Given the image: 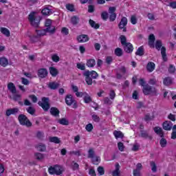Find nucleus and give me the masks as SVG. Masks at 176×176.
Returning <instances> with one entry per match:
<instances>
[{
  "instance_id": "f257e3e1",
  "label": "nucleus",
  "mask_w": 176,
  "mask_h": 176,
  "mask_svg": "<svg viewBox=\"0 0 176 176\" xmlns=\"http://www.w3.org/2000/svg\"><path fill=\"white\" fill-rule=\"evenodd\" d=\"M82 75L85 77V82L89 86L93 85V79L98 78V74L96 71L87 70L83 72Z\"/></svg>"
},
{
  "instance_id": "f03ea898",
  "label": "nucleus",
  "mask_w": 176,
  "mask_h": 176,
  "mask_svg": "<svg viewBox=\"0 0 176 176\" xmlns=\"http://www.w3.org/2000/svg\"><path fill=\"white\" fill-rule=\"evenodd\" d=\"M142 91L144 96H157V89L154 87L149 85L148 84H146L145 86L142 88Z\"/></svg>"
},
{
  "instance_id": "7ed1b4c3",
  "label": "nucleus",
  "mask_w": 176,
  "mask_h": 176,
  "mask_svg": "<svg viewBox=\"0 0 176 176\" xmlns=\"http://www.w3.org/2000/svg\"><path fill=\"white\" fill-rule=\"evenodd\" d=\"M48 171L51 175H61L64 172V168L60 165H55L54 166H50L48 168Z\"/></svg>"
},
{
  "instance_id": "20e7f679",
  "label": "nucleus",
  "mask_w": 176,
  "mask_h": 176,
  "mask_svg": "<svg viewBox=\"0 0 176 176\" xmlns=\"http://www.w3.org/2000/svg\"><path fill=\"white\" fill-rule=\"evenodd\" d=\"M38 105L43 108V111L47 112L50 109V100L49 98L43 97L41 101H38Z\"/></svg>"
},
{
  "instance_id": "39448f33",
  "label": "nucleus",
  "mask_w": 176,
  "mask_h": 176,
  "mask_svg": "<svg viewBox=\"0 0 176 176\" xmlns=\"http://www.w3.org/2000/svg\"><path fill=\"white\" fill-rule=\"evenodd\" d=\"M18 120L21 126H26V127H31V126H32L31 121H30L27 116L24 114H20L18 117Z\"/></svg>"
},
{
  "instance_id": "423d86ee",
  "label": "nucleus",
  "mask_w": 176,
  "mask_h": 176,
  "mask_svg": "<svg viewBox=\"0 0 176 176\" xmlns=\"http://www.w3.org/2000/svg\"><path fill=\"white\" fill-rule=\"evenodd\" d=\"M65 102L69 107H71V105L73 104L72 108H74V109H76V108H78V103H76V100H75L74 96H72V95L71 94L66 96Z\"/></svg>"
},
{
  "instance_id": "0eeeda50",
  "label": "nucleus",
  "mask_w": 176,
  "mask_h": 176,
  "mask_svg": "<svg viewBox=\"0 0 176 176\" xmlns=\"http://www.w3.org/2000/svg\"><path fill=\"white\" fill-rule=\"evenodd\" d=\"M28 19L33 27H38V25H39V21H41V19L38 16H35L34 13L30 14Z\"/></svg>"
},
{
  "instance_id": "6e6552de",
  "label": "nucleus",
  "mask_w": 176,
  "mask_h": 176,
  "mask_svg": "<svg viewBox=\"0 0 176 176\" xmlns=\"http://www.w3.org/2000/svg\"><path fill=\"white\" fill-rule=\"evenodd\" d=\"M126 25H127V18L126 16H123L118 24V28H120V30H122L123 32H126L127 31Z\"/></svg>"
},
{
  "instance_id": "1a4fd4ad",
  "label": "nucleus",
  "mask_w": 176,
  "mask_h": 176,
  "mask_svg": "<svg viewBox=\"0 0 176 176\" xmlns=\"http://www.w3.org/2000/svg\"><path fill=\"white\" fill-rule=\"evenodd\" d=\"M20 113V109L19 107H14L12 109H8L6 111V116H10V115H17Z\"/></svg>"
},
{
  "instance_id": "9d476101",
  "label": "nucleus",
  "mask_w": 176,
  "mask_h": 176,
  "mask_svg": "<svg viewBox=\"0 0 176 176\" xmlns=\"http://www.w3.org/2000/svg\"><path fill=\"white\" fill-rule=\"evenodd\" d=\"M47 69L45 68L39 69L37 72V75L41 79H44V78H46L47 76Z\"/></svg>"
},
{
  "instance_id": "9b49d317",
  "label": "nucleus",
  "mask_w": 176,
  "mask_h": 176,
  "mask_svg": "<svg viewBox=\"0 0 176 176\" xmlns=\"http://www.w3.org/2000/svg\"><path fill=\"white\" fill-rule=\"evenodd\" d=\"M122 47L124 49V52H125V53H133V50H134V47L133 46V44H131V43H128L122 45Z\"/></svg>"
},
{
  "instance_id": "f8f14e48",
  "label": "nucleus",
  "mask_w": 176,
  "mask_h": 176,
  "mask_svg": "<svg viewBox=\"0 0 176 176\" xmlns=\"http://www.w3.org/2000/svg\"><path fill=\"white\" fill-rule=\"evenodd\" d=\"M89 38L87 34H80L77 36V41L79 43H85V42H88Z\"/></svg>"
},
{
  "instance_id": "ddd939ff",
  "label": "nucleus",
  "mask_w": 176,
  "mask_h": 176,
  "mask_svg": "<svg viewBox=\"0 0 176 176\" xmlns=\"http://www.w3.org/2000/svg\"><path fill=\"white\" fill-rule=\"evenodd\" d=\"M60 87V83L53 81L48 83V88L51 90H57Z\"/></svg>"
},
{
  "instance_id": "4468645a",
  "label": "nucleus",
  "mask_w": 176,
  "mask_h": 176,
  "mask_svg": "<svg viewBox=\"0 0 176 176\" xmlns=\"http://www.w3.org/2000/svg\"><path fill=\"white\" fill-rule=\"evenodd\" d=\"M163 129L164 130H166V131H169L170 130H171V129H173V122H171L170 121H165L163 123Z\"/></svg>"
},
{
  "instance_id": "2eb2a0df",
  "label": "nucleus",
  "mask_w": 176,
  "mask_h": 176,
  "mask_svg": "<svg viewBox=\"0 0 176 176\" xmlns=\"http://www.w3.org/2000/svg\"><path fill=\"white\" fill-rule=\"evenodd\" d=\"M155 41H156V38L153 34H150L148 37V45L150 47H155Z\"/></svg>"
},
{
  "instance_id": "dca6fc26",
  "label": "nucleus",
  "mask_w": 176,
  "mask_h": 176,
  "mask_svg": "<svg viewBox=\"0 0 176 176\" xmlns=\"http://www.w3.org/2000/svg\"><path fill=\"white\" fill-rule=\"evenodd\" d=\"M155 67L156 65H155V63L148 62L146 65V70L148 71V72H153V71H155Z\"/></svg>"
},
{
  "instance_id": "f3484780",
  "label": "nucleus",
  "mask_w": 176,
  "mask_h": 176,
  "mask_svg": "<svg viewBox=\"0 0 176 176\" xmlns=\"http://www.w3.org/2000/svg\"><path fill=\"white\" fill-rule=\"evenodd\" d=\"M50 112L52 116H55L56 118H57V116H60V110L56 107H51Z\"/></svg>"
},
{
  "instance_id": "a211bd4d",
  "label": "nucleus",
  "mask_w": 176,
  "mask_h": 176,
  "mask_svg": "<svg viewBox=\"0 0 176 176\" xmlns=\"http://www.w3.org/2000/svg\"><path fill=\"white\" fill-rule=\"evenodd\" d=\"M154 131L161 138H164V132H163V129L159 126H156L154 128Z\"/></svg>"
},
{
  "instance_id": "6ab92c4d",
  "label": "nucleus",
  "mask_w": 176,
  "mask_h": 176,
  "mask_svg": "<svg viewBox=\"0 0 176 176\" xmlns=\"http://www.w3.org/2000/svg\"><path fill=\"white\" fill-rule=\"evenodd\" d=\"M120 175V165L119 163L116 164V169L112 172V176H119Z\"/></svg>"
},
{
  "instance_id": "aec40b11",
  "label": "nucleus",
  "mask_w": 176,
  "mask_h": 176,
  "mask_svg": "<svg viewBox=\"0 0 176 176\" xmlns=\"http://www.w3.org/2000/svg\"><path fill=\"white\" fill-rule=\"evenodd\" d=\"M41 13L43 16H50V14H53V11L50 8L45 7L42 10Z\"/></svg>"
},
{
  "instance_id": "412c9836",
  "label": "nucleus",
  "mask_w": 176,
  "mask_h": 176,
  "mask_svg": "<svg viewBox=\"0 0 176 176\" xmlns=\"http://www.w3.org/2000/svg\"><path fill=\"white\" fill-rule=\"evenodd\" d=\"M140 136L142 138H145L146 140L148 138V140H152V136L149 135V133H148V131L141 130L140 131Z\"/></svg>"
},
{
  "instance_id": "4be33fe9",
  "label": "nucleus",
  "mask_w": 176,
  "mask_h": 176,
  "mask_svg": "<svg viewBox=\"0 0 176 176\" xmlns=\"http://www.w3.org/2000/svg\"><path fill=\"white\" fill-rule=\"evenodd\" d=\"M0 65H1V67H8V65H9V60H8V58H5V57H1L0 58Z\"/></svg>"
},
{
  "instance_id": "5701e85b",
  "label": "nucleus",
  "mask_w": 176,
  "mask_h": 176,
  "mask_svg": "<svg viewBox=\"0 0 176 176\" xmlns=\"http://www.w3.org/2000/svg\"><path fill=\"white\" fill-rule=\"evenodd\" d=\"M50 73L54 78H56L58 75V70L54 67H50Z\"/></svg>"
},
{
  "instance_id": "b1692460",
  "label": "nucleus",
  "mask_w": 176,
  "mask_h": 176,
  "mask_svg": "<svg viewBox=\"0 0 176 176\" xmlns=\"http://www.w3.org/2000/svg\"><path fill=\"white\" fill-rule=\"evenodd\" d=\"M8 89L12 93V94H16V86H14V84L13 82H10L8 85Z\"/></svg>"
},
{
  "instance_id": "393cba45",
  "label": "nucleus",
  "mask_w": 176,
  "mask_h": 176,
  "mask_svg": "<svg viewBox=\"0 0 176 176\" xmlns=\"http://www.w3.org/2000/svg\"><path fill=\"white\" fill-rule=\"evenodd\" d=\"M144 54H145V50H144V46H141L137 50L135 55L141 57L144 56Z\"/></svg>"
},
{
  "instance_id": "a878e982",
  "label": "nucleus",
  "mask_w": 176,
  "mask_h": 176,
  "mask_svg": "<svg viewBox=\"0 0 176 176\" xmlns=\"http://www.w3.org/2000/svg\"><path fill=\"white\" fill-rule=\"evenodd\" d=\"M36 148L39 152H45L46 151V145L43 143H39L37 145Z\"/></svg>"
},
{
  "instance_id": "bb28decb",
  "label": "nucleus",
  "mask_w": 176,
  "mask_h": 176,
  "mask_svg": "<svg viewBox=\"0 0 176 176\" xmlns=\"http://www.w3.org/2000/svg\"><path fill=\"white\" fill-rule=\"evenodd\" d=\"M89 23L92 28H94L95 30H98V28H100V25L96 23L94 20L89 19Z\"/></svg>"
},
{
  "instance_id": "cd10ccee",
  "label": "nucleus",
  "mask_w": 176,
  "mask_h": 176,
  "mask_svg": "<svg viewBox=\"0 0 176 176\" xmlns=\"http://www.w3.org/2000/svg\"><path fill=\"white\" fill-rule=\"evenodd\" d=\"M0 31L1 34L5 35L6 36H10V32L9 31V30H8V28H1Z\"/></svg>"
},
{
  "instance_id": "c85d7f7f",
  "label": "nucleus",
  "mask_w": 176,
  "mask_h": 176,
  "mask_svg": "<svg viewBox=\"0 0 176 176\" xmlns=\"http://www.w3.org/2000/svg\"><path fill=\"white\" fill-rule=\"evenodd\" d=\"M114 53L118 57H122V56H123V50L120 47H117L115 50Z\"/></svg>"
},
{
  "instance_id": "c756f323",
  "label": "nucleus",
  "mask_w": 176,
  "mask_h": 176,
  "mask_svg": "<svg viewBox=\"0 0 176 176\" xmlns=\"http://www.w3.org/2000/svg\"><path fill=\"white\" fill-rule=\"evenodd\" d=\"M161 54L162 56V59L164 61H167V54L166 53V48L162 47L161 48Z\"/></svg>"
},
{
  "instance_id": "7c9ffc66",
  "label": "nucleus",
  "mask_w": 176,
  "mask_h": 176,
  "mask_svg": "<svg viewBox=\"0 0 176 176\" xmlns=\"http://www.w3.org/2000/svg\"><path fill=\"white\" fill-rule=\"evenodd\" d=\"M83 97H84V102H85V104H89L91 102V101H93V100L91 99V97H90V96H89V94H87V93H85Z\"/></svg>"
},
{
  "instance_id": "2f4dec72",
  "label": "nucleus",
  "mask_w": 176,
  "mask_h": 176,
  "mask_svg": "<svg viewBox=\"0 0 176 176\" xmlns=\"http://www.w3.org/2000/svg\"><path fill=\"white\" fill-rule=\"evenodd\" d=\"M79 16H74L71 19V23L73 25H76L79 23Z\"/></svg>"
},
{
  "instance_id": "473e14b6",
  "label": "nucleus",
  "mask_w": 176,
  "mask_h": 176,
  "mask_svg": "<svg viewBox=\"0 0 176 176\" xmlns=\"http://www.w3.org/2000/svg\"><path fill=\"white\" fill-rule=\"evenodd\" d=\"M87 65L89 68H93L94 65H96V60L94 59H89L87 61Z\"/></svg>"
},
{
  "instance_id": "72a5a7b5",
  "label": "nucleus",
  "mask_w": 176,
  "mask_h": 176,
  "mask_svg": "<svg viewBox=\"0 0 176 176\" xmlns=\"http://www.w3.org/2000/svg\"><path fill=\"white\" fill-rule=\"evenodd\" d=\"M163 83L165 86H170L173 83V80L170 77L164 79Z\"/></svg>"
},
{
  "instance_id": "f704fd0d",
  "label": "nucleus",
  "mask_w": 176,
  "mask_h": 176,
  "mask_svg": "<svg viewBox=\"0 0 176 176\" xmlns=\"http://www.w3.org/2000/svg\"><path fill=\"white\" fill-rule=\"evenodd\" d=\"M113 135L116 137V140H118V138H122L124 137L123 133L119 131H114Z\"/></svg>"
},
{
  "instance_id": "c9c22d12",
  "label": "nucleus",
  "mask_w": 176,
  "mask_h": 176,
  "mask_svg": "<svg viewBox=\"0 0 176 176\" xmlns=\"http://www.w3.org/2000/svg\"><path fill=\"white\" fill-rule=\"evenodd\" d=\"M160 145L161 146V148H166L167 146V140L164 138H162L160 140Z\"/></svg>"
},
{
  "instance_id": "e433bc0d",
  "label": "nucleus",
  "mask_w": 176,
  "mask_h": 176,
  "mask_svg": "<svg viewBox=\"0 0 176 176\" xmlns=\"http://www.w3.org/2000/svg\"><path fill=\"white\" fill-rule=\"evenodd\" d=\"M120 39L122 46H124V45H126L127 43H127V38H126V36L124 35H121L120 36Z\"/></svg>"
},
{
  "instance_id": "4c0bfd02",
  "label": "nucleus",
  "mask_w": 176,
  "mask_h": 176,
  "mask_svg": "<svg viewBox=\"0 0 176 176\" xmlns=\"http://www.w3.org/2000/svg\"><path fill=\"white\" fill-rule=\"evenodd\" d=\"M26 111L28 113H30V115H35V108H34L32 106H30L26 109Z\"/></svg>"
},
{
  "instance_id": "58836bf2",
  "label": "nucleus",
  "mask_w": 176,
  "mask_h": 176,
  "mask_svg": "<svg viewBox=\"0 0 176 176\" xmlns=\"http://www.w3.org/2000/svg\"><path fill=\"white\" fill-rule=\"evenodd\" d=\"M150 166L151 167V171H153V173H156V171H157V166H156V164L155 163V162H150Z\"/></svg>"
},
{
  "instance_id": "ea45409f",
  "label": "nucleus",
  "mask_w": 176,
  "mask_h": 176,
  "mask_svg": "<svg viewBox=\"0 0 176 176\" xmlns=\"http://www.w3.org/2000/svg\"><path fill=\"white\" fill-rule=\"evenodd\" d=\"M50 142H54V144H60L61 142V140H60V138L58 137H52L50 138Z\"/></svg>"
},
{
  "instance_id": "a19ab883",
  "label": "nucleus",
  "mask_w": 176,
  "mask_h": 176,
  "mask_svg": "<svg viewBox=\"0 0 176 176\" xmlns=\"http://www.w3.org/2000/svg\"><path fill=\"white\" fill-rule=\"evenodd\" d=\"M58 123H60V124H63V126H68V124H69V121L63 118L58 120Z\"/></svg>"
},
{
  "instance_id": "79ce46f5",
  "label": "nucleus",
  "mask_w": 176,
  "mask_h": 176,
  "mask_svg": "<svg viewBox=\"0 0 176 176\" xmlns=\"http://www.w3.org/2000/svg\"><path fill=\"white\" fill-rule=\"evenodd\" d=\"M96 155V153L94 152V149L90 148L88 151V157L89 159H93L94 157V155Z\"/></svg>"
},
{
  "instance_id": "37998d69",
  "label": "nucleus",
  "mask_w": 176,
  "mask_h": 176,
  "mask_svg": "<svg viewBox=\"0 0 176 176\" xmlns=\"http://www.w3.org/2000/svg\"><path fill=\"white\" fill-rule=\"evenodd\" d=\"M36 32L38 38L39 36H43L44 35H46V30H36Z\"/></svg>"
},
{
  "instance_id": "c03bdc74",
  "label": "nucleus",
  "mask_w": 176,
  "mask_h": 176,
  "mask_svg": "<svg viewBox=\"0 0 176 176\" xmlns=\"http://www.w3.org/2000/svg\"><path fill=\"white\" fill-rule=\"evenodd\" d=\"M45 31L47 32H50V34H54L55 31H56V28H54V26H50L48 28H46Z\"/></svg>"
},
{
  "instance_id": "a18cd8bd",
  "label": "nucleus",
  "mask_w": 176,
  "mask_h": 176,
  "mask_svg": "<svg viewBox=\"0 0 176 176\" xmlns=\"http://www.w3.org/2000/svg\"><path fill=\"white\" fill-rule=\"evenodd\" d=\"M162 41L157 40L155 43V48L157 49V50H160L162 49Z\"/></svg>"
},
{
  "instance_id": "49530a36",
  "label": "nucleus",
  "mask_w": 176,
  "mask_h": 176,
  "mask_svg": "<svg viewBox=\"0 0 176 176\" xmlns=\"http://www.w3.org/2000/svg\"><path fill=\"white\" fill-rule=\"evenodd\" d=\"M168 71L169 74H175V67L174 65H170Z\"/></svg>"
},
{
  "instance_id": "de8ad7c7",
  "label": "nucleus",
  "mask_w": 176,
  "mask_h": 176,
  "mask_svg": "<svg viewBox=\"0 0 176 176\" xmlns=\"http://www.w3.org/2000/svg\"><path fill=\"white\" fill-rule=\"evenodd\" d=\"M34 156L37 160H42V159H43V157H45V156H43V154H42L41 153H36L34 154Z\"/></svg>"
},
{
  "instance_id": "09e8293b",
  "label": "nucleus",
  "mask_w": 176,
  "mask_h": 176,
  "mask_svg": "<svg viewBox=\"0 0 176 176\" xmlns=\"http://www.w3.org/2000/svg\"><path fill=\"white\" fill-rule=\"evenodd\" d=\"M98 173L100 175H104V174H105V170L104 169V167H98Z\"/></svg>"
},
{
  "instance_id": "8fccbe9b",
  "label": "nucleus",
  "mask_w": 176,
  "mask_h": 176,
  "mask_svg": "<svg viewBox=\"0 0 176 176\" xmlns=\"http://www.w3.org/2000/svg\"><path fill=\"white\" fill-rule=\"evenodd\" d=\"M101 18L102 20H104V21H107V20H108V12H107V11L102 12Z\"/></svg>"
},
{
  "instance_id": "3c124183",
  "label": "nucleus",
  "mask_w": 176,
  "mask_h": 176,
  "mask_svg": "<svg viewBox=\"0 0 176 176\" xmlns=\"http://www.w3.org/2000/svg\"><path fill=\"white\" fill-rule=\"evenodd\" d=\"M77 68L81 71H85V69H86V66H85V64L78 63H77Z\"/></svg>"
},
{
  "instance_id": "603ef678",
  "label": "nucleus",
  "mask_w": 176,
  "mask_h": 176,
  "mask_svg": "<svg viewBox=\"0 0 176 176\" xmlns=\"http://www.w3.org/2000/svg\"><path fill=\"white\" fill-rule=\"evenodd\" d=\"M29 98H30L34 103L38 102V98L35 95H29Z\"/></svg>"
},
{
  "instance_id": "864d4df0",
  "label": "nucleus",
  "mask_w": 176,
  "mask_h": 176,
  "mask_svg": "<svg viewBox=\"0 0 176 176\" xmlns=\"http://www.w3.org/2000/svg\"><path fill=\"white\" fill-rule=\"evenodd\" d=\"M153 120V117L151 116L149 113H147L144 116L145 122H150V120Z\"/></svg>"
},
{
  "instance_id": "5fc2aeb1",
  "label": "nucleus",
  "mask_w": 176,
  "mask_h": 176,
  "mask_svg": "<svg viewBox=\"0 0 176 176\" xmlns=\"http://www.w3.org/2000/svg\"><path fill=\"white\" fill-rule=\"evenodd\" d=\"M118 146L119 151H120L121 152H123L124 151V145L123 144V143H122V142L118 143Z\"/></svg>"
},
{
  "instance_id": "6e6d98bb",
  "label": "nucleus",
  "mask_w": 176,
  "mask_h": 176,
  "mask_svg": "<svg viewBox=\"0 0 176 176\" xmlns=\"http://www.w3.org/2000/svg\"><path fill=\"white\" fill-rule=\"evenodd\" d=\"M36 137L38 138V140H43L45 135L43 133L38 131L37 132Z\"/></svg>"
},
{
  "instance_id": "4d7b16f0",
  "label": "nucleus",
  "mask_w": 176,
  "mask_h": 176,
  "mask_svg": "<svg viewBox=\"0 0 176 176\" xmlns=\"http://www.w3.org/2000/svg\"><path fill=\"white\" fill-rule=\"evenodd\" d=\"M92 120L94 122H96L97 123H98V122H100V117H98V116H97L96 114H93Z\"/></svg>"
},
{
  "instance_id": "13d9d810",
  "label": "nucleus",
  "mask_w": 176,
  "mask_h": 176,
  "mask_svg": "<svg viewBox=\"0 0 176 176\" xmlns=\"http://www.w3.org/2000/svg\"><path fill=\"white\" fill-rule=\"evenodd\" d=\"M104 104H107V105H111V104H112V101L108 97H105L104 98Z\"/></svg>"
},
{
  "instance_id": "bf43d9fd",
  "label": "nucleus",
  "mask_w": 176,
  "mask_h": 176,
  "mask_svg": "<svg viewBox=\"0 0 176 176\" xmlns=\"http://www.w3.org/2000/svg\"><path fill=\"white\" fill-rule=\"evenodd\" d=\"M109 97L111 100H114L115 97H116V94L115 93V91L111 90L109 94Z\"/></svg>"
},
{
  "instance_id": "052dcab7",
  "label": "nucleus",
  "mask_w": 176,
  "mask_h": 176,
  "mask_svg": "<svg viewBox=\"0 0 176 176\" xmlns=\"http://www.w3.org/2000/svg\"><path fill=\"white\" fill-rule=\"evenodd\" d=\"M116 20V14H110L109 15V21H115Z\"/></svg>"
},
{
  "instance_id": "680f3d73",
  "label": "nucleus",
  "mask_w": 176,
  "mask_h": 176,
  "mask_svg": "<svg viewBox=\"0 0 176 176\" xmlns=\"http://www.w3.org/2000/svg\"><path fill=\"white\" fill-rule=\"evenodd\" d=\"M85 129L87 131H89V132L93 130V124H87L85 126Z\"/></svg>"
},
{
  "instance_id": "e2e57ef3",
  "label": "nucleus",
  "mask_w": 176,
  "mask_h": 176,
  "mask_svg": "<svg viewBox=\"0 0 176 176\" xmlns=\"http://www.w3.org/2000/svg\"><path fill=\"white\" fill-rule=\"evenodd\" d=\"M131 23L133 25L137 23V17L135 15L131 16Z\"/></svg>"
},
{
  "instance_id": "0e129e2a",
  "label": "nucleus",
  "mask_w": 176,
  "mask_h": 176,
  "mask_svg": "<svg viewBox=\"0 0 176 176\" xmlns=\"http://www.w3.org/2000/svg\"><path fill=\"white\" fill-rule=\"evenodd\" d=\"M61 32L64 35H68V34H69V31L68 30V28H63L61 30Z\"/></svg>"
},
{
  "instance_id": "69168bd1",
  "label": "nucleus",
  "mask_w": 176,
  "mask_h": 176,
  "mask_svg": "<svg viewBox=\"0 0 176 176\" xmlns=\"http://www.w3.org/2000/svg\"><path fill=\"white\" fill-rule=\"evenodd\" d=\"M66 9H67V10H69L70 12H74V5L67 4Z\"/></svg>"
},
{
  "instance_id": "338daca9",
  "label": "nucleus",
  "mask_w": 176,
  "mask_h": 176,
  "mask_svg": "<svg viewBox=\"0 0 176 176\" xmlns=\"http://www.w3.org/2000/svg\"><path fill=\"white\" fill-rule=\"evenodd\" d=\"M52 60L54 61V63H58V61H60V57L54 54L52 56Z\"/></svg>"
},
{
  "instance_id": "774afa93",
  "label": "nucleus",
  "mask_w": 176,
  "mask_h": 176,
  "mask_svg": "<svg viewBox=\"0 0 176 176\" xmlns=\"http://www.w3.org/2000/svg\"><path fill=\"white\" fill-rule=\"evenodd\" d=\"M88 12L89 13H93L94 12V6L93 5H89L88 6Z\"/></svg>"
}]
</instances>
